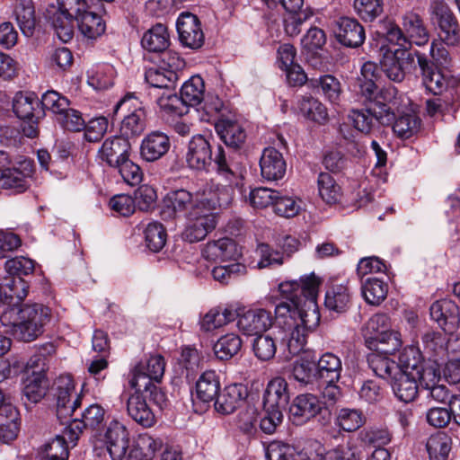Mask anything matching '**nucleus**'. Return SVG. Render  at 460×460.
Here are the masks:
<instances>
[{
	"instance_id": "obj_3",
	"label": "nucleus",
	"mask_w": 460,
	"mask_h": 460,
	"mask_svg": "<svg viewBox=\"0 0 460 460\" xmlns=\"http://www.w3.org/2000/svg\"><path fill=\"white\" fill-rule=\"evenodd\" d=\"M402 26L400 28L394 22L386 19L380 22L377 31L389 42L404 49L412 44L424 46L429 42V31L419 13L406 12L402 16Z\"/></svg>"
},
{
	"instance_id": "obj_49",
	"label": "nucleus",
	"mask_w": 460,
	"mask_h": 460,
	"mask_svg": "<svg viewBox=\"0 0 460 460\" xmlns=\"http://www.w3.org/2000/svg\"><path fill=\"white\" fill-rule=\"evenodd\" d=\"M241 347L240 337L234 333H228L218 339L213 349L217 358L228 360L239 352Z\"/></svg>"
},
{
	"instance_id": "obj_57",
	"label": "nucleus",
	"mask_w": 460,
	"mask_h": 460,
	"mask_svg": "<svg viewBox=\"0 0 460 460\" xmlns=\"http://www.w3.org/2000/svg\"><path fill=\"white\" fill-rule=\"evenodd\" d=\"M381 70L386 77L395 83H401L405 77V72L402 62L395 54H385L381 60Z\"/></svg>"
},
{
	"instance_id": "obj_33",
	"label": "nucleus",
	"mask_w": 460,
	"mask_h": 460,
	"mask_svg": "<svg viewBox=\"0 0 460 460\" xmlns=\"http://www.w3.org/2000/svg\"><path fill=\"white\" fill-rule=\"evenodd\" d=\"M56 347L51 342L44 343L36 348L35 353L24 364L23 368L28 376H45L49 369V358L55 354Z\"/></svg>"
},
{
	"instance_id": "obj_48",
	"label": "nucleus",
	"mask_w": 460,
	"mask_h": 460,
	"mask_svg": "<svg viewBox=\"0 0 460 460\" xmlns=\"http://www.w3.org/2000/svg\"><path fill=\"white\" fill-rule=\"evenodd\" d=\"M48 387L46 376H27L22 393L30 402L37 403L45 396Z\"/></svg>"
},
{
	"instance_id": "obj_59",
	"label": "nucleus",
	"mask_w": 460,
	"mask_h": 460,
	"mask_svg": "<svg viewBox=\"0 0 460 460\" xmlns=\"http://www.w3.org/2000/svg\"><path fill=\"white\" fill-rule=\"evenodd\" d=\"M145 119L146 112L124 115L119 128L121 135L127 139L140 135L145 130Z\"/></svg>"
},
{
	"instance_id": "obj_63",
	"label": "nucleus",
	"mask_w": 460,
	"mask_h": 460,
	"mask_svg": "<svg viewBox=\"0 0 460 460\" xmlns=\"http://www.w3.org/2000/svg\"><path fill=\"white\" fill-rule=\"evenodd\" d=\"M105 419V410L99 404L93 403L86 407L81 413L80 421L84 429H98Z\"/></svg>"
},
{
	"instance_id": "obj_47",
	"label": "nucleus",
	"mask_w": 460,
	"mask_h": 460,
	"mask_svg": "<svg viewBox=\"0 0 460 460\" xmlns=\"http://www.w3.org/2000/svg\"><path fill=\"white\" fill-rule=\"evenodd\" d=\"M204 81L199 75L191 76L181 88V94L189 106L199 104L204 99Z\"/></svg>"
},
{
	"instance_id": "obj_5",
	"label": "nucleus",
	"mask_w": 460,
	"mask_h": 460,
	"mask_svg": "<svg viewBox=\"0 0 460 460\" xmlns=\"http://www.w3.org/2000/svg\"><path fill=\"white\" fill-rule=\"evenodd\" d=\"M430 21L438 28V35L442 43L456 47L460 44V22L447 4L434 1L429 9Z\"/></svg>"
},
{
	"instance_id": "obj_23",
	"label": "nucleus",
	"mask_w": 460,
	"mask_h": 460,
	"mask_svg": "<svg viewBox=\"0 0 460 460\" xmlns=\"http://www.w3.org/2000/svg\"><path fill=\"white\" fill-rule=\"evenodd\" d=\"M170 147V138L165 133L152 131L141 142L140 155L146 162H155L166 155Z\"/></svg>"
},
{
	"instance_id": "obj_14",
	"label": "nucleus",
	"mask_w": 460,
	"mask_h": 460,
	"mask_svg": "<svg viewBox=\"0 0 460 460\" xmlns=\"http://www.w3.org/2000/svg\"><path fill=\"white\" fill-rule=\"evenodd\" d=\"M320 413L323 414L322 402L309 393L296 396L289 407V417L296 425H302Z\"/></svg>"
},
{
	"instance_id": "obj_26",
	"label": "nucleus",
	"mask_w": 460,
	"mask_h": 460,
	"mask_svg": "<svg viewBox=\"0 0 460 460\" xmlns=\"http://www.w3.org/2000/svg\"><path fill=\"white\" fill-rule=\"evenodd\" d=\"M136 390L127 400V412L128 416L139 425L150 428L155 423V416L146 402V397Z\"/></svg>"
},
{
	"instance_id": "obj_44",
	"label": "nucleus",
	"mask_w": 460,
	"mask_h": 460,
	"mask_svg": "<svg viewBox=\"0 0 460 460\" xmlns=\"http://www.w3.org/2000/svg\"><path fill=\"white\" fill-rule=\"evenodd\" d=\"M361 291L367 304L379 305L387 296L388 285L377 278H368L362 284Z\"/></svg>"
},
{
	"instance_id": "obj_53",
	"label": "nucleus",
	"mask_w": 460,
	"mask_h": 460,
	"mask_svg": "<svg viewBox=\"0 0 460 460\" xmlns=\"http://www.w3.org/2000/svg\"><path fill=\"white\" fill-rule=\"evenodd\" d=\"M292 377L301 385H312L315 376V362L306 358H300L293 362Z\"/></svg>"
},
{
	"instance_id": "obj_4",
	"label": "nucleus",
	"mask_w": 460,
	"mask_h": 460,
	"mask_svg": "<svg viewBox=\"0 0 460 460\" xmlns=\"http://www.w3.org/2000/svg\"><path fill=\"white\" fill-rule=\"evenodd\" d=\"M165 361L163 356H151L146 362H139L131 371L129 385L136 390L148 394L149 399L162 408L166 402L165 394L155 385L164 374Z\"/></svg>"
},
{
	"instance_id": "obj_24",
	"label": "nucleus",
	"mask_w": 460,
	"mask_h": 460,
	"mask_svg": "<svg viewBox=\"0 0 460 460\" xmlns=\"http://www.w3.org/2000/svg\"><path fill=\"white\" fill-rule=\"evenodd\" d=\"M440 374L436 367L430 366L424 373V376L420 377V391L426 393V397L430 398L436 402L449 403L452 394L445 385H438V381Z\"/></svg>"
},
{
	"instance_id": "obj_30",
	"label": "nucleus",
	"mask_w": 460,
	"mask_h": 460,
	"mask_svg": "<svg viewBox=\"0 0 460 460\" xmlns=\"http://www.w3.org/2000/svg\"><path fill=\"white\" fill-rule=\"evenodd\" d=\"M391 385L395 396L404 402L414 401L420 388L418 376L403 373L401 370L391 379Z\"/></svg>"
},
{
	"instance_id": "obj_64",
	"label": "nucleus",
	"mask_w": 460,
	"mask_h": 460,
	"mask_svg": "<svg viewBox=\"0 0 460 460\" xmlns=\"http://www.w3.org/2000/svg\"><path fill=\"white\" fill-rule=\"evenodd\" d=\"M42 452L49 460H67L69 456L66 438L59 435L47 442Z\"/></svg>"
},
{
	"instance_id": "obj_19",
	"label": "nucleus",
	"mask_w": 460,
	"mask_h": 460,
	"mask_svg": "<svg viewBox=\"0 0 460 460\" xmlns=\"http://www.w3.org/2000/svg\"><path fill=\"white\" fill-rule=\"evenodd\" d=\"M131 145L121 136L108 137L98 151L99 158L109 166L114 167L129 156Z\"/></svg>"
},
{
	"instance_id": "obj_31",
	"label": "nucleus",
	"mask_w": 460,
	"mask_h": 460,
	"mask_svg": "<svg viewBox=\"0 0 460 460\" xmlns=\"http://www.w3.org/2000/svg\"><path fill=\"white\" fill-rule=\"evenodd\" d=\"M342 370L341 359L332 352L323 353L315 363V376L325 383L339 382Z\"/></svg>"
},
{
	"instance_id": "obj_43",
	"label": "nucleus",
	"mask_w": 460,
	"mask_h": 460,
	"mask_svg": "<svg viewBox=\"0 0 460 460\" xmlns=\"http://www.w3.org/2000/svg\"><path fill=\"white\" fill-rule=\"evenodd\" d=\"M76 22L81 33L88 39H96L105 31V22L102 17L89 9Z\"/></svg>"
},
{
	"instance_id": "obj_32",
	"label": "nucleus",
	"mask_w": 460,
	"mask_h": 460,
	"mask_svg": "<svg viewBox=\"0 0 460 460\" xmlns=\"http://www.w3.org/2000/svg\"><path fill=\"white\" fill-rule=\"evenodd\" d=\"M13 110L22 120L40 119L44 116V111L40 107V100L34 94L17 93L13 102Z\"/></svg>"
},
{
	"instance_id": "obj_20",
	"label": "nucleus",
	"mask_w": 460,
	"mask_h": 460,
	"mask_svg": "<svg viewBox=\"0 0 460 460\" xmlns=\"http://www.w3.org/2000/svg\"><path fill=\"white\" fill-rule=\"evenodd\" d=\"M273 323L270 312L265 309L249 310L239 316L237 326L246 335H260Z\"/></svg>"
},
{
	"instance_id": "obj_10",
	"label": "nucleus",
	"mask_w": 460,
	"mask_h": 460,
	"mask_svg": "<svg viewBox=\"0 0 460 460\" xmlns=\"http://www.w3.org/2000/svg\"><path fill=\"white\" fill-rule=\"evenodd\" d=\"M57 417L66 423L75 410L81 405V397L75 394V385L69 376H60L57 381Z\"/></svg>"
},
{
	"instance_id": "obj_1",
	"label": "nucleus",
	"mask_w": 460,
	"mask_h": 460,
	"mask_svg": "<svg viewBox=\"0 0 460 460\" xmlns=\"http://www.w3.org/2000/svg\"><path fill=\"white\" fill-rule=\"evenodd\" d=\"M320 283L319 278L314 273H310L302 276L299 280H289L279 284L280 292L290 293L296 289L301 293L305 292L308 297L305 304L308 308L307 314H305L297 321L293 318L288 319V322L284 323L285 327L279 331V333H283L280 337V344L286 347L291 357L303 350L306 343L307 333L319 323L320 314L316 299Z\"/></svg>"
},
{
	"instance_id": "obj_61",
	"label": "nucleus",
	"mask_w": 460,
	"mask_h": 460,
	"mask_svg": "<svg viewBox=\"0 0 460 460\" xmlns=\"http://www.w3.org/2000/svg\"><path fill=\"white\" fill-rule=\"evenodd\" d=\"M120 174L123 181L130 185L135 186L141 182L143 172L139 165L129 159V156L114 166Z\"/></svg>"
},
{
	"instance_id": "obj_41",
	"label": "nucleus",
	"mask_w": 460,
	"mask_h": 460,
	"mask_svg": "<svg viewBox=\"0 0 460 460\" xmlns=\"http://www.w3.org/2000/svg\"><path fill=\"white\" fill-rule=\"evenodd\" d=\"M368 349L376 352H381L385 355H391L399 350L402 347L401 334L398 332L387 330L385 332L378 334L377 338H370Z\"/></svg>"
},
{
	"instance_id": "obj_58",
	"label": "nucleus",
	"mask_w": 460,
	"mask_h": 460,
	"mask_svg": "<svg viewBox=\"0 0 460 460\" xmlns=\"http://www.w3.org/2000/svg\"><path fill=\"white\" fill-rule=\"evenodd\" d=\"M254 355L262 361L271 359L277 351L275 340L268 334H260L252 342Z\"/></svg>"
},
{
	"instance_id": "obj_34",
	"label": "nucleus",
	"mask_w": 460,
	"mask_h": 460,
	"mask_svg": "<svg viewBox=\"0 0 460 460\" xmlns=\"http://www.w3.org/2000/svg\"><path fill=\"white\" fill-rule=\"evenodd\" d=\"M13 14L22 34L26 37H31L36 25L35 9L32 1L16 0Z\"/></svg>"
},
{
	"instance_id": "obj_40",
	"label": "nucleus",
	"mask_w": 460,
	"mask_h": 460,
	"mask_svg": "<svg viewBox=\"0 0 460 460\" xmlns=\"http://www.w3.org/2000/svg\"><path fill=\"white\" fill-rule=\"evenodd\" d=\"M167 201L171 208V211H168L169 216H171V214L176 216L183 212H187L188 214L190 210H192L193 208H196L198 205H206L204 200L194 201L192 193L183 189L168 193Z\"/></svg>"
},
{
	"instance_id": "obj_38",
	"label": "nucleus",
	"mask_w": 460,
	"mask_h": 460,
	"mask_svg": "<svg viewBox=\"0 0 460 460\" xmlns=\"http://www.w3.org/2000/svg\"><path fill=\"white\" fill-rule=\"evenodd\" d=\"M162 441L147 433L138 436L136 445L129 452L130 460H152L155 453L161 449Z\"/></svg>"
},
{
	"instance_id": "obj_55",
	"label": "nucleus",
	"mask_w": 460,
	"mask_h": 460,
	"mask_svg": "<svg viewBox=\"0 0 460 460\" xmlns=\"http://www.w3.org/2000/svg\"><path fill=\"white\" fill-rule=\"evenodd\" d=\"M235 318V313L231 309L213 308L208 312L202 320V327L206 331L219 328Z\"/></svg>"
},
{
	"instance_id": "obj_52",
	"label": "nucleus",
	"mask_w": 460,
	"mask_h": 460,
	"mask_svg": "<svg viewBox=\"0 0 460 460\" xmlns=\"http://www.w3.org/2000/svg\"><path fill=\"white\" fill-rule=\"evenodd\" d=\"M146 81L153 87L170 89L174 87L178 80V74L167 71L163 67L149 68L146 72Z\"/></svg>"
},
{
	"instance_id": "obj_6",
	"label": "nucleus",
	"mask_w": 460,
	"mask_h": 460,
	"mask_svg": "<svg viewBox=\"0 0 460 460\" xmlns=\"http://www.w3.org/2000/svg\"><path fill=\"white\" fill-rule=\"evenodd\" d=\"M50 309L42 304L24 305L22 307V323L18 327V339L30 342L44 332V326L50 321Z\"/></svg>"
},
{
	"instance_id": "obj_17",
	"label": "nucleus",
	"mask_w": 460,
	"mask_h": 460,
	"mask_svg": "<svg viewBox=\"0 0 460 460\" xmlns=\"http://www.w3.org/2000/svg\"><path fill=\"white\" fill-rule=\"evenodd\" d=\"M430 316L445 331L453 332L460 323V313L456 304L448 299L434 302L430 306Z\"/></svg>"
},
{
	"instance_id": "obj_45",
	"label": "nucleus",
	"mask_w": 460,
	"mask_h": 460,
	"mask_svg": "<svg viewBox=\"0 0 460 460\" xmlns=\"http://www.w3.org/2000/svg\"><path fill=\"white\" fill-rule=\"evenodd\" d=\"M317 184L319 195L327 204H335L341 200L342 196L341 187L331 174L321 172L318 175Z\"/></svg>"
},
{
	"instance_id": "obj_35",
	"label": "nucleus",
	"mask_w": 460,
	"mask_h": 460,
	"mask_svg": "<svg viewBox=\"0 0 460 460\" xmlns=\"http://www.w3.org/2000/svg\"><path fill=\"white\" fill-rule=\"evenodd\" d=\"M141 45L144 49L149 52L160 53L166 50L170 45L167 27L162 23L152 26L144 33Z\"/></svg>"
},
{
	"instance_id": "obj_27",
	"label": "nucleus",
	"mask_w": 460,
	"mask_h": 460,
	"mask_svg": "<svg viewBox=\"0 0 460 460\" xmlns=\"http://www.w3.org/2000/svg\"><path fill=\"white\" fill-rule=\"evenodd\" d=\"M239 255L235 242L227 237L208 242L202 250V256L211 261L235 260Z\"/></svg>"
},
{
	"instance_id": "obj_25",
	"label": "nucleus",
	"mask_w": 460,
	"mask_h": 460,
	"mask_svg": "<svg viewBox=\"0 0 460 460\" xmlns=\"http://www.w3.org/2000/svg\"><path fill=\"white\" fill-rule=\"evenodd\" d=\"M261 174L267 181L282 179L287 171V163L282 154L274 147L263 150L260 160Z\"/></svg>"
},
{
	"instance_id": "obj_13",
	"label": "nucleus",
	"mask_w": 460,
	"mask_h": 460,
	"mask_svg": "<svg viewBox=\"0 0 460 460\" xmlns=\"http://www.w3.org/2000/svg\"><path fill=\"white\" fill-rule=\"evenodd\" d=\"M177 31L181 43L191 49H199L204 43V33L198 16L182 13L177 19Z\"/></svg>"
},
{
	"instance_id": "obj_50",
	"label": "nucleus",
	"mask_w": 460,
	"mask_h": 460,
	"mask_svg": "<svg viewBox=\"0 0 460 460\" xmlns=\"http://www.w3.org/2000/svg\"><path fill=\"white\" fill-rule=\"evenodd\" d=\"M359 438L366 445L376 447V448H385V446L392 441L393 434L386 427H372L361 430Z\"/></svg>"
},
{
	"instance_id": "obj_37",
	"label": "nucleus",
	"mask_w": 460,
	"mask_h": 460,
	"mask_svg": "<svg viewBox=\"0 0 460 460\" xmlns=\"http://www.w3.org/2000/svg\"><path fill=\"white\" fill-rule=\"evenodd\" d=\"M351 295L345 285H334L325 294V307L334 313H345L350 306Z\"/></svg>"
},
{
	"instance_id": "obj_8",
	"label": "nucleus",
	"mask_w": 460,
	"mask_h": 460,
	"mask_svg": "<svg viewBox=\"0 0 460 460\" xmlns=\"http://www.w3.org/2000/svg\"><path fill=\"white\" fill-rule=\"evenodd\" d=\"M349 119L357 130L369 134L376 124L391 125L394 119V112L391 106L385 104L379 107L367 105L363 109L351 110Z\"/></svg>"
},
{
	"instance_id": "obj_56",
	"label": "nucleus",
	"mask_w": 460,
	"mask_h": 460,
	"mask_svg": "<svg viewBox=\"0 0 460 460\" xmlns=\"http://www.w3.org/2000/svg\"><path fill=\"white\" fill-rule=\"evenodd\" d=\"M0 188L14 189L17 192H22L28 188L27 180L18 169H0Z\"/></svg>"
},
{
	"instance_id": "obj_15",
	"label": "nucleus",
	"mask_w": 460,
	"mask_h": 460,
	"mask_svg": "<svg viewBox=\"0 0 460 460\" xmlns=\"http://www.w3.org/2000/svg\"><path fill=\"white\" fill-rule=\"evenodd\" d=\"M447 332L428 330L421 335L423 353L430 366H442L446 361V345L447 342Z\"/></svg>"
},
{
	"instance_id": "obj_16",
	"label": "nucleus",
	"mask_w": 460,
	"mask_h": 460,
	"mask_svg": "<svg viewBox=\"0 0 460 460\" xmlns=\"http://www.w3.org/2000/svg\"><path fill=\"white\" fill-rule=\"evenodd\" d=\"M248 396V389L242 384H231L219 392L214 402L215 410L221 414H231L240 408Z\"/></svg>"
},
{
	"instance_id": "obj_46",
	"label": "nucleus",
	"mask_w": 460,
	"mask_h": 460,
	"mask_svg": "<svg viewBox=\"0 0 460 460\" xmlns=\"http://www.w3.org/2000/svg\"><path fill=\"white\" fill-rule=\"evenodd\" d=\"M5 416L0 415V440L9 443L17 438L20 430L19 411L16 408H5Z\"/></svg>"
},
{
	"instance_id": "obj_54",
	"label": "nucleus",
	"mask_w": 460,
	"mask_h": 460,
	"mask_svg": "<svg viewBox=\"0 0 460 460\" xmlns=\"http://www.w3.org/2000/svg\"><path fill=\"white\" fill-rule=\"evenodd\" d=\"M391 125L398 137L409 138L420 129V119L415 114L405 113L394 119Z\"/></svg>"
},
{
	"instance_id": "obj_51",
	"label": "nucleus",
	"mask_w": 460,
	"mask_h": 460,
	"mask_svg": "<svg viewBox=\"0 0 460 460\" xmlns=\"http://www.w3.org/2000/svg\"><path fill=\"white\" fill-rule=\"evenodd\" d=\"M145 240L147 248L153 252H160L165 245L167 233L158 222L149 223L145 229Z\"/></svg>"
},
{
	"instance_id": "obj_29",
	"label": "nucleus",
	"mask_w": 460,
	"mask_h": 460,
	"mask_svg": "<svg viewBox=\"0 0 460 460\" xmlns=\"http://www.w3.org/2000/svg\"><path fill=\"white\" fill-rule=\"evenodd\" d=\"M426 358L419 348L410 346L400 354L398 365L402 372L418 376L420 383V377L424 376L425 371L430 367V365L425 366Z\"/></svg>"
},
{
	"instance_id": "obj_21",
	"label": "nucleus",
	"mask_w": 460,
	"mask_h": 460,
	"mask_svg": "<svg viewBox=\"0 0 460 460\" xmlns=\"http://www.w3.org/2000/svg\"><path fill=\"white\" fill-rule=\"evenodd\" d=\"M289 402L288 384L284 377L272 378L266 386L262 397L263 409L282 411Z\"/></svg>"
},
{
	"instance_id": "obj_22",
	"label": "nucleus",
	"mask_w": 460,
	"mask_h": 460,
	"mask_svg": "<svg viewBox=\"0 0 460 460\" xmlns=\"http://www.w3.org/2000/svg\"><path fill=\"white\" fill-rule=\"evenodd\" d=\"M358 94L364 98L367 105L379 107L381 105L390 106L394 103L397 96V89L394 86L378 89L376 82L357 81Z\"/></svg>"
},
{
	"instance_id": "obj_12",
	"label": "nucleus",
	"mask_w": 460,
	"mask_h": 460,
	"mask_svg": "<svg viewBox=\"0 0 460 460\" xmlns=\"http://www.w3.org/2000/svg\"><path fill=\"white\" fill-rule=\"evenodd\" d=\"M281 294L286 296L290 304L283 302L275 307L276 323L279 329L285 327L284 323L288 322V319L293 318L295 321H297L308 312V308L305 305L308 297L305 292L301 293L294 289L290 293L281 292Z\"/></svg>"
},
{
	"instance_id": "obj_9",
	"label": "nucleus",
	"mask_w": 460,
	"mask_h": 460,
	"mask_svg": "<svg viewBox=\"0 0 460 460\" xmlns=\"http://www.w3.org/2000/svg\"><path fill=\"white\" fill-rule=\"evenodd\" d=\"M414 55L417 57L425 87L435 95L442 94L446 91L453 96L460 80L455 76L446 77L424 54L416 51Z\"/></svg>"
},
{
	"instance_id": "obj_28",
	"label": "nucleus",
	"mask_w": 460,
	"mask_h": 460,
	"mask_svg": "<svg viewBox=\"0 0 460 460\" xmlns=\"http://www.w3.org/2000/svg\"><path fill=\"white\" fill-rule=\"evenodd\" d=\"M215 128L220 138L228 147L240 148L245 142L246 132L236 121L226 118H218Z\"/></svg>"
},
{
	"instance_id": "obj_2",
	"label": "nucleus",
	"mask_w": 460,
	"mask_h": 460,
	"mask_svg": "<svg viewBox=\"0 0 460 460\" xmlns=\"http://www.w3.org/2000/svg\"><path fill=\"white\" fill-rule=\"evenodd\" d=\"M213 138L202 135L192 137L185 155L187 165L192 170L208 172L214 164L217 173L228 181L229 187L237 185L243 173L241 155L236 152L226 153L223 146H217L213 157Z\"/></svg>"
},
{
	"instance_id": "obj_60",
	"label": "nucleus",
	"mask_w": 460,
	"mask_h": 460,
	"mask_svg": "<svg viewBox=\"0 0 460 460\" xmlns=\"http://www.w3.org/2000/svg\"><path fill=\"white\" fill-rule=\"evenodd\" d=\"M246 273V267L241 263H231L226 266L214 267L211 274L216 281L221 284H228L239 276Z\"/></svg>"
},
{
	"instance_id": "obj_18",
	"label": "nucleus",
	"mask_w": 460,
	"mask_h": 460,
	"mask_svg": "<svg viewBox=\"0 0 460 460\" xmlns=\"http://www.w3.org/2000/svg\"><path fill=\"white\" fill-rule=\"evenodd\" d=\"M107 450L112 460H121L128 448L129 438L126 427L117 420L110 423L104 435Z\"/></svg>"
},
{
	"instance_id": "obj_11",
	"label": "nucleus",
	"mask_w": 460,
	"mask_h": 460,
	"mask_svg": "<svg viewBox=\"0 0 460 460\" xmlns=\"http://www.w3.org/2000/svg\"><path fill=\"white\" fill-rule=\"evenodd\" d=\"M333 32L337 41L347 48H358L366 40L365 29L355 18L340 17L334 22Z\"/></svg>"
},
{
	"instance_id": "obj_39",
	"label": "nucleus",
	"mask_w": 460,
	"mask_h": 460,
	"mask_svg": "<svg viewBox=\"0 0 460 460\" xmlns=\"http://www.w3.org/2000/svg\"><path fill=\"white\" fill-rule=\"evenodd\" d=\"M367 364L374 374L383 379H392L400 370L399 365L387 355L373 351L367 356Z\"/></svg>"
},
{
	"instance_id": "obj_42",
	"label": "nucleus",
	"mask_w": 460,
	"mask_h": 460,
	"mask_svg": "<svg viewBox=\"0 0 460 460\" xmlns=\"http://www.w3.org/2000/svg\"><path fill=\"white\" fill-rule=\"evenodd\" d=\"M429 460H447L452 449V438L446 432L431 435L426 444Z\"/></svg>"
},
{
	"instance_id": "obj_7",
	"label": "nucleus",
	"mask_w": 460,
	"mask_h": 460,
	"mask_svg": "<svg viewBox=\"0 0 460 460\" xmlns=\"http://www.w3.org/2000/svg\"><path fill=\"white\" fill-rule=\"evenodd\" d=\"M214 208L198 205L187 214L188 223L182 233V238L189 243L203 240L208 233L216 228L217 214Z\"/></svg>"
},
{
	"instance_id": "obj_36",
	"label": "nucleus",
	"mask_w": 460,
	"mask_h": 460,
	"mask_svg": "<svg viewBox=\"0 0 460 460\" xmlns=\"http://www.w3.org/2000/svg\"><path fill=\"white\" fill-rule=\"evenodd\" d=\"M220 382L215 370L203 372L196 383L197 397L205 403L216 401L219 394Z\"/></svg>"
},
{
	"instance_id": "obj_62",
	"label": "nucleus",
	"mask_w": 460,
	"mask_h": 460,
	"mask_svg": "<svg viewBox=\"0 0 460 460\" xmlns=\"http://www.w3.org/2000/svg\"><path fill=\"white\" fill-rule=\"evenodd\" d=\"M356 13L366 22H372L383 13L382 0H355Z\"/></svg>"
}]
</instances>
